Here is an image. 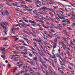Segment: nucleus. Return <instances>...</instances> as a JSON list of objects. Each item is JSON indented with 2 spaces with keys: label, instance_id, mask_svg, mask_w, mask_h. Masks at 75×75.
Listing matches in <instances>:
<instances>
[{
  "label": "nucleus",
  "instance_id": "nucleus-23",
  "mask_svg": "<svg viewBox=\"0 0 75 75\" xmlns=\"http://www.w3.org/2000/svg\"><path fill=\"white\" fill-rule=\"evenodd\" d=\"M54 61H55V63H57V58H55L54 59Z\"/></svg>",
  "mask_w": 75,
  "mask_h": 75
},
{
  "label": "nucleus",
  "instance_id": "nucleus-25",
  "mask_svg": "<svg viewBox=\"0 0 75 75\" xmlns=\"http://www.w3.org/2000/svg\"><path fill=\"white\" fill-rule=\"evenodd\" d=\"M11 67V65L10 63H8V68H10Z\"/></svg>",
  "mask_w": 75,
  "mask_h": 75
},
{
  "label": "nucleus",
  "instance_id": "nucleus-33",
  "mask_svg": "<svg viewBox=\"0 0 75 75\" xmlns=\"http://www.w3.org/2000/svg\"><path fill=\"white\" fill-rule=\"evenodd\" d=\"M31 25H33V26H34V27H36L37 26V25H35L34 24H32Z\"/></svg>",
  "mask_w": 75,
  "mask_h": 75
},
{
  "label": "nucleus",
  "instance_id": "nucleus-29",
  "mask_svg": "<svg viewBox=\"0 0 75 75\" xmlns=\"http://www.w3.org/2000/svg\"><path fill=\"white\" fill-rule=\"evenodd\" d=\"M67 24H70V21L69 20V21H67Z\"/></svg>",
  "mask_w": 75,
  "mask_h": 75
},
{
  "label": "nucleus",
  "instance_id": "nucleus-20",
  "mask_svg": "<svg viewBox=\"0 0 75 75\" xmlns=\"http://www.w3.org/2000/svg\"><path fill=\"white\" fill-rule=\"evenodd\" d=\"M39 59H40V62H42V58H41V56L39 57Z\"/></svg>",
  "mask_w": 75,
  "mask_h": 75
},
{
  "label": "nucleus",
  "instance_id": "nucleus-51",
  "mask_svg": "<svg viewBox=\"0 0 75 75\" xmlns=\"http://www.w3.org/2000/svg\"><path fill=\"white\" fill-rule=\"evenodd\" d=\"M13 61H18V60H17V59L16 58H14L13 59Z\"/></svg>",
  "mask_w": 75,
  "mask_h": 75
},
{
  "label": "nucleus",
  "instance_id": "nucleus-47",
  "mask_svg": "<svg viewBox=\"0 0 75 75\" xmlns=\"http://www.w3.org/2000/svg\"><path fill=\"white\" fill-rule=\"evenodd\" d=\"M28 2L29 3H32V1L30 0H28Z\"/></svg>",
  "mask_w": 75,
  "mask_h": 75
},
{
  "label": "nucleus",
  "instance_id": "nucleus-54",
  "mask_svg": "<svg viewBox=\"0 0 75 75\" xmlns=\"http://www.w3.org/2000/svg\"><path fill=\"white\" fill-rule=\"evenodd\" d=\"M36 32L37 34H40V31H39L37 30Z\"/></svg>",
  "mask_w": 75,
  "mask_h": 75
},
{
  "label": "nucleus",
  "instance_id": "nucleus-15",
  "mask_svg": "<svg viewBox=\"0 0 75 75\" xmlns=\"http://www.w3.org/2000/svg\"><path fill=\"white\" fill-rule=\"evenodd\" d=\"M30 34H31V35H33V37H35L36 36V35H34V34H33V33H32L31 32H30Z\"/></svg>",
  "mask_w": 75,
  "mask_h": 75
},
{
  "label": "nucleus",
  "instance_id": "nucleus-48",
  "mask_svg": "<svg viewBox=\"0 0 75 75\" xmlns=\"http://www.w3.org/2000/svg\"><path fill=\"white\" fill-rule=\"evenodd\" d=\"M17 67H15L14 68V70H15V71L16 70H17Z\"/></svg>",
  "mask_w": 75,
  "mask_h": 75
},
{
  "label": "nucleus",
  "instance_id": "nucleus-38",
  "mask_svg": "<svg viewBox=\"0 0 75 75\" xmlns=\"http://www.w3.org/2000/svg\"><path fill=\"white\" fill-rule=\"evenodd\" d=\"M18 38H16L15 40L14 41L16 42L17 41H18Z\"/></svg>",
  "mask_w": 75,
  "mask_h": 75
},
{
  "label": "nucleus",
  "instance_id": "nucleus-39",
  "mask_svg": "<svg viewBox=\"0 0 75 75\" xmlns=\"http://www.w3.org/2000/svg\"><path fill=\"white\" fill-rule=\"evenodd\" d=\"M56 56H55V55H54L53 56V59H55V58H56Z\"/></svg>",
  "mask_w": 75,
  "mask_h": 75
},
{
  "label": "nucleus",
  "instance_id": "nucleus-32",
  "mask_svg": "<svg viewBox=\"0 0 75 75\" xmlns=\"http://www.w3.org/2000/svg\"><path fill=\"white\" fill-rule=\"evenodd\" d=\"M35 74H37V75H41V74H40V73L38 72H36Z\"/></svg>",
  "mask_w": 75,
  "mask_h": 75
},
{
  "label": "nucleus",
  "instance_id": "nucleus-55",
  "mask_svg": "<svg viewBox=\"0 0 75 75\" xmlns=\"http://www.w3.org/2000/svg\"><path fill=\"white\" fill-rule=\"evenodd\" d=\"M19 41L21 42H24V41H23V40H20Z\"/></svg>",
  "mask_w": 75,
  "mask_h": 75
},
{
  "label": "nucleus",
  "instance_id": "nucleus-37",
  "mask_svg": "<svg viewBox=\"0 0 75 75\" xmlns=\"http://www.w3.org/2000/svg\"><path fill=\"white\" fill-rule=\"evenodd\" d=\"M47 35H48V36H49V37H50V38H52V36H51V35H50L49 34H47Z\"/></svg>",
  "mask_w": 75,
  "mask_h": 75
},
{
  "label": "nucleus",
  "instance_id": "nucleus-24",
  "mask_svg": "<svg viewBox=\"0 0 75 75\" xmlns=\"http://www.w3.org/2000/svg\"><path fill=\"white\" fill-rule=\"evenodd\" d=\"M67 29H68L69 30H71V31L72 30L71 29V28H70L69 27H67Z\"/></svg>",
  "mask_w": 75,
  "mask_h": 75
},
{
  "label": "nucleus",
  "instance_id": "nucleus-3",
  "mask_svg": "<svg viewBox=\"0 0 75 75\" xmlns=\"http://www.w3.org/2000/svg\"><path fill=\"white\" fill-rule=\"evenodd\" d=\"M5 66V65L3 64H1V65H0L1 68V69H3V68H4Z\"/></svg>",
  "mask_w": 75,
  "mask_h": 75
},
{
  "label": "nucleus",
  "instance_id": "nucleus-21",
  "mask_svg": "<svg viewBox=\"0 0 75 75\" xmlns=\"http://www.w3.org/2000/svg\"><path fill=\"white\" fill-rule=\"evenodd\" d=\"M21 54H23V55H25V54H27V52H21Z\"/></svg>",
  "mask_w": 75,
  "mask_h": 75
},
{
  "label": "nucleus",
  "instance_id": "nucleus-10",
  "mask_svg": "<svg viewBox=\"0 0 75 75\" xmlns=\"http://www.w3.org/2000/svg\"><path fill=\"white\" fill-rule=\"evenodd\" d=\"M29 72L30 74H32V75H36V74H34V73L32 72H31V71H29Z\"/></svg>",
  "mask_w": 75,
  "mask_h": 75
},
{
  "label": "nucleus",
  "instance_id": "nucleus-49",
  "mask_svg": "<svg viewBox=\"0 0 75 75\" xmlns=\"http://www.w3.org/2000/svg\"><path fill=\"white\" fill-rule=\"evenodd\" d=\"M50 11H52V12H54V10L52 9H50Z\"/></svg>",
  "mask_w": 75,
  "mask_h": 75
},
{
  "label": "nucleus",
  "instance_id": "nucleus-11",
  "mask_svg": "<svg viewBox=\"0 0 75 75\" xmlns=\"http://www.w3.org/2000/svg\"><path fill=\"white\" fill-rule=\"evenodd\" d=\"M23 33H27V34H28L29 35H30V34H29V33H28V32H27V31H26L25 30H23Z\"/></svg>",
  "mask_w": 75,
  "mask_h": 75
},
{
  "label": "nucleus",
  "instance_id": "nucleus-44",
  "mask_svg": "<svg viewBox=\"0 0 75 75\" xmlns=\"http://www.w3.org/2000/svg\"><path fill=\"white\" fill-rule=\"evenodd\" d=\"M38 70H41V68L39 66L38 67Z\"/></svg>",
  "mask_w": 75,
  "mask_h": 75
},
{
  "label": "nucleus",
  "instance_id": "nucleus-12",
  "mask_svg": "<svg viewBox=\"0 0 75 75\" xmlns=\"http://www.w3.org/2000/svg\"><path fill=\"white\" fill-rule=\"evenodd\" d=\"M11 72H13V74H15V73H16V70L14 69H12Z\"/></svg>",
  "mask_w": 75,
  "mask_h": 75
},
{
  "label": "nucleus",
  "instance_id": "nucleus-34",
  "mask_svg": "<svg viewBox=\"0 0 75 75\" xmlns=\"http://www.w3.org/2000/svg\"><path fill=\"white\" fill-rule=\"evenodd\" d=\"M50 31H52V32H53V33H55V31H54V30H52V29H51V30H48Z\"/></svg>",
  "mask_w": 75,
  "mask_h": 75
},
{
  "label": "nucleus",
  "instance_id": "nucleus-13",
  "mask_svg": "<svg viewBox=\"0 0 75 75\" xmlns=\"http://www.w3.org/2000/svg\"><path fill=\"white\" fill-rule=\"evenodd\" d=\"M4 23L3 22H1V27L2 28V27H3V26H4Z\"/></svg>",
  "mask_w": 75,
  "mask_h": 75
},
{
  "label": "nucleus",
  "instance_id": "nucleus-64",
  "mask_svg": "<svg viewBox=\"0 0 75 75\" xmlns=\"http://www.w3.org/2000/svg\"><path fill=\"white\" fill-rule=\"evenodd\" d=\"M24 75H30V74H27V73H25L24 74Z\"/></svg>",
  "mask_w": 75,
  "mask_h": 75
},
{
  "label": "nucleus",
  "instance_id": "nucleus-5",
  "mask_svg": "<svg viewBox=\"0 0 75 75\" xmlns=\"http://www.w3.org/2000/svg\"><path fill=\"white\" fill-rule=\"evenodd\" d=\"M62 46L63 47L64 49H66V48H67V46L65 44H63L62 45Z\"/></svg>",
  "mask_w": 75,
  "mask_h": 75
},
{
  "label": "nucleus",
  "instance_id": "nucleus-50",
  "mask_svg": "<svg viewBox=\"0 0 75 75\" xmlns=\"http://www.w3.org/2000/svg\"><path fill=\"white\" fill-rule=\"evenodd\" d=\"M57 57H60V54H57L56 56Z\"/></svg>",
  "mask_w": 75,
  "mask_h": 75
},
{
  "label": "nucleus",
  "instance_id": "nucleus-18",
  "mask_svg": "<svg viewBox=\"0 0 75 75\" xmlns=\"http://www.w3.org/2000/svg\"><path fill=\"white\" fill-rule=\"evenodd\" d=\"M1 13L3 16H4V13L3 11H1Z\"/></svg>",
  "mask_w": 75,
  "mask_h": 75
},
{
  "label": "nucleus",
  "instance_id": "nucleus-16",
  "mask_svg": "<svg viewBox=\"0 0 75 75\" xmlns=\"http://www.w3.org/2000/svg\"><path fill=\"white\" fill-rule=\"evenodd\" d=\"M22 2H21V3L22 4H25V1H22Z\"/></svg>",
  "mask_w": 75,
  "mask_h": 75
},
{
  "label": "nucleus",
  "instance_id": "nucleus-46",
  "mask_svg": "<svg viewBox=\"0 0 75 75\" xmlns=\"http://www.w3.org/2000/svg\"><path fill=\"white\" fill-rule=\"evenodd\" d=\"M38 30H43V29L41 27H40V28H39Z\"/></svg>",
  "mask_w": 75,
  "mask_h": 75
},
{
  "label": "nucleus",
  "instance_id": "nucleus-57",
  "mask_svg": "<svg viewBox=\"0 0 75 75\" xmlns=\"http://www.w3.org/2000/svg\"><path fill=\"white\" fill-rule=\"evenodd\" d=\"M16 50H20V48L17 47H16Z\"/></svg>",
  "mask_w": 75,
  "mask_h": 75
},
{
  "label": "nucleus",
  "instance_id": "nucleus-8",
  "mask_svg": "<svg viewBox=\"0 0 75 75\" xmlns=\"http://www.w3.org/2000/svg\"><path fill=\"white\" fill-rule=\"evenodd\" d=\"M1 49L0 50L1 51H2V52H5V48L1 47Z\"/></svg>",
  "mask_w": 75,
  "mask_h": 75
},
{
  "label": "nucleus",
  "instance_id": "nucleus-4",
  "mask_svg": "<svg viewBox=\"0 0 75 75\" xmlns=\"http://www.w3.org/2000/svg\"><path fill=\"white\" fill-rule=\"evenodd\" d=\"M33 60H35V61H38V58H37V57H33Z\"/></svg>",
  "mask_w": 75,
  "mask_h": 75
},
{
  "label": "nucleus",
  "instance_id": "nucleus-63",
  "mask_svg": "<svg viewBox=\"0 0 75 75\" xmlns=\"http://www.w3.org/2000/svg\"><path fill=\"white\" fill-rule=\"evenodd\" d=\"M60 69H61V68H60V67H59L58 69V71H59V70H60Z\"/></svg>",
  "mask_w": 75,
  "mask_h": 75
},
{
  "label": "nucleus",
  "instance_id": "nucleus-19",
  "mask_svg": "<svg viewBox=\"0 0 75 75\" xmlns=\"http://www.w3.org/2000/svg\"><path fill=\"white\" fill-rule=\"evenodd\" d=\"M5 30V34L6 35H7V33H6V32H7V31H8V30L7 29H6Z\"/></svg>",
  "mask_w": 75,
  "mask_h": 75
},
{
  "label": "nucleus",
  "instance_id": "nucleus-30",
  "mask_svg": "<svg viewBox=\"0 0 75 75\" xmlns=\"http://www.w3.org/2000/svg\"><path fill=\"white\" fill-rule=\"evenodd\" d=\"M59 71L60 72V73L61 74H62V73H64V71H61V70H59Z\"/></svg>",
  "mask_w": 75,
  "mask_h": 75
},
{
  "label": "nucleus",
  "instance_id": "nucleus-1",
  "mask_svg": "<svg viewBox=\"0 0 75 75\" xmlns=\"http://www.w3.org/2000/svg\"><path fill=\"white\" fill-rule=\"evenodd\" d=\"M38 10L39 11H41V10H43L44 11H45V7H41Z\"/></svg>",
  "mask_w": 75,
  "mask_h": 75
},
{
  "label": "nucleus",
  "instance_id": "nucleus-35",
  "mask_svg": "<svg viewBox=\"0 0 75 75\" xmlns=\"http://www.w3.org/2000/svg\"><path fill=\"white\" fill-rule=\"evenodd\" d=\"M50 10V8H47V7H45V10Z\"/></svg>",
  "mask_w": 75,
  "mask_h": 75
},
{
  "label": "nucleus",
  "instance_id": "nucleus-31",
  "mask_svg": "<svg viewBox=\"0 0 75 75\" xmlns=\"http://www.w3.org/2000/svg\"><path fill=\"white\" fill-rule=\"evenodd\" d=\"M50 19L51 20L52 22H54V19H53L52 18H50Z\"/></svg>",
  "mask_w": 75,
  "mask_h": 75
},
{
  "label": "nucleus",
  "instance_id": "nucleus-45",
  "mask_svg": "<svg viewBox=\"0 0 75 75\" xmlns=\"http://www.w3.org/2000/svg\"><path fill=\"white\" fill-rule=\"evenodd\" d=\"M57 15L58 16V17H59V18H61V16L59 14H57Z\"/></svg>",
  "mask_w": 75,
  "mask_h": 75
},
{
  "label": "nucleus",
  "instance_id": "nucleus-59",
  "mask_svg": "<svg viewBox=\"0 0 75 75\" xmlns=\"http://www.w3.org/2000/svg\"><path fill=\"white\" fill-rule=\"evenodd\" d=\"M36 11L35 10H34V11H33V13H35V12L36 11Z\"/></svg>",
  "mask_w": 75,
  "mask_h": 75
},
{
  "label": "nucleus",
  "instance_id": "nucleus-40",
  "mask_svg": "<svg viewBox=\"0 0 75 75\" xmlns=\"http://www.w3.org/2000/svg\"><path fill=\"white\" fill-rule=\"evenodd\" d=\"M56 19H57L58 21H60V20H59V18L58 17L56 16Z\"/></svg>",
  "mask_w": 75,
  "mask_h": 75
},
{
  "label": "nucleus",
  "instance_id": "nucleus-60",
  "mask_svg": "<svg viewBox=\"0 0 75 75\" xmlns=\"http://www.w3.org/2000/svg\"><path fill=\"white\" fill-rule=\"evenodd\" d=\"M23 47H24V46H22L21 47H20V48H21V49H23Z\"/></svg>",
  "mask_w": 75,
  "mask_h": 75
},
{
  "label": "nucleus",
  "instance_id": "nucleus-7",
  "mask_svg": "<svg viewBox=\"0 0 75 75\" xmlns=\"http://www.w3.org/2000/svg\"><path fill=\"white\" fill-rule=\"evenodd\" d=\"M41 63H42V65L44 66L45 65L44 64H46V62L45 61H43V62H41Z\"/></svg>",
  "mask_w": 75,
  "mask_h": 75
},
{
  "label": "nucleus",
  "instance_id": "nucleus-42",
  "mask_svg": "<svg viewBox=\"0 0 75 75\" xmlns=\"http://www.w3.org/2000/svg\"><path fill=\"white\" fill-rule=\"evenodd\" d=\"M35 53L37 57H39V55H38V54L37 52H36Z\"/></svg>",
  "mask_w": 75,
  "mask_h": 75
},
{
  "label": "nucleus",
  "instance_id": "nucleus-56",
  "mask_svg": "<svg viewBox=\"0 0 75 75\" xmlns=\"http://www.w3.org/2000/svg\"><path fill=\"white\" fill-rule=\"evenodd\" d=\"M22 23L23 24H24V25H27V24H26V23H25L24 22H23Z\"/></svg>",
  "mask_w": 75,
  "mask_h": 75
},
{
  "label": "nucleus",
  "instance_id": "nucleus-22",
  "mask_svg": "<svg viewBox=\"0 0 75 75\" xmlns=\"http://www.w3.org/2000/svg\"><path fill=\"white\" fill-rule=\"evenodd\" d=\"M49 14H50V16H51V17H54V16H53V15H52V13L50 12Z\"/></svg>",
  "mask_w": 75,
  "mask_h": 75
},
{
  "label": "nucleus",
  "instance_id": "nucleus-28",
  "mask_svg": "<svg viewBox=\"0 0 75 75\" xmlns=\"http://www.w3.org/2000/svg\"><path fill=\"white\" fill-rule=\"evenodd\" d=\"M21 7H23V8H25V6H25V5L24 6L23 5H21Z\"/></svg>",
  "mask_w": 75,
  "mask_h": 75
},
{
  "label": "nucleus",
  "instance_id": "nucleus-14",
  "mask_svg": "<svg viewBox=\"0 0 75 75\" xmlns=\"http://www.w3.org/2000/svg\"><path fill=\"white\" fill-rule=\"evenodd\" d=\"M64 33L65 34V35H68V33H67V32L66 30H64Z\"/></svg>",
  "mask_w": 75,
  "mask_h": 75
},
{
  "label": "nucleus",
  "instance_id": "nucleus-27",
  "mask_svg": "<svg viewBox=\"0 0 75 75\" xmlns=\"http://www.w3.org/2000/svg\"><path fill=\"white\" fill-rule=\"evenodd\" d=\"M29 55L30 57H33V54L31 53L29 54Z\"/></svg>",
  "mask_w": 75,
  "mask_h": 75
},
{
  "label": "nucleus",
  "instance_id": "nucleus-61",
  "mask_svg": "<svg viewBox=\"0 0 75 75\" xmlns=\"http://www.w3.org/2000/svg\"><path fill=\"white\" fill-rule=\"evenodd\" d=\"M22 19L24 20V21H25V18H22Z\"/></svg>",
  "mask_w": 75,
  "mask_h": 75
},
{
  "label": "nucleus",
  "instance_id": "nucleus-9",
  "mask_svg": "<svg viewBox=\"0 0 75 75\" xmlns=\"http://www.w3.org/2000/svg\"><path fill=\"white\" fill-rule=\"evenodd\" d=\"M5 11L6 15H7V16H8V15H9V14L8 13V11H7V10H5Z\"/></svg>",
  "mask_w": 75,
  "mask_h": 75
},
{
  "label": "nucleus",
  "instance_id": "nucleus-53",
  "mask_svg": "<svg viewBox=\"0 0 75 75\" xmlns=\"http://www.w3.org/2000/svg\"><path fill=\"white\" fill-rule=\"evenodd\" d=\"M44 59H45V60H46V61H48V59H47L46 58H45V57H44Z\"/></svg>",
  "mask_w": 75,
  "mask_h": 75
},
{
  "label": "nucleus",
  "instance_id": "nucleus-17",
  "mask_svg": "<svg viewBox=\"0 0 75 75\" xmlns=\"http://www.w3.org/2000/svg\"><path fill=\"white\" fill-rule=\"evenodd\" d=\"M67 54L69 57H71V54L69 53V52L68 50L67 51Z\"/></svg>",
  "mask_w": 75,
  "mask_h": 75
},
{
  "label": "nucleus",
  "instance_id": "nucleus-2",
  "mask_svg": "<svg viewBox=\"0 0 75 75\" xmlns=\"http://www.w3.org/2000/svg\"><path fill=\"white\" fill-rule=\"evenodd\" d=\"M42 25L44 27V28H45L47 29V30H50V29H49V28L48 27H47L46 26H45V25L44 24H42Z\"/></svg>",
  "mask_w": 75,
  "mask_h": 75
},
{
  "label": "nucleus",
  "instance_id": "nucleus-6",
  "mask_svg": "<svg viewBox=\"0 0 75 75\" xmlns=\"http://www.w3.org/2000/svg\"><path fill=\"white\" fill-rule=\"evenodd\" d=\"M7 5H8V6H12V4H10V3H8V2H6L5 3Z\"/></svg>",
  "mask_w": 75,
  "mask_h": 75
},
{
  "label": "nucleus",
  "instance_id": "nucleus-41",
  "mask_svg": "<svg viewBox=\"0 0 75 75\" xmlns=\"http://www.w3.org/2000/svg\"><path fill=\"white\" fill-rule=\"evenodd\" d=\"M1 57H2V58H3L4 59H5V57H4V55H1Z\"/></svg>",
  "mask_w": 75,
  "mask_h": 75
},
{
  "label": "nucleus",
  "instance_id": "nucleus-58",
  "mask_svg": "<svg viewBox=\"0 0 75 75\" xmlns=\"http://www.w3.org/2000/svg\"><path fill=\"white\" fill-rule=\"evenodd\" d=\"M53 48H56V45H54L53 47Z\"/></svg>",
  "mask_w": 75,
  "mask_h": 75
},
{
  "label": "nucleus",
  "instance_id": "nucleus-43",
  "mask_svg": "<svg viewBox=\"0 0 75 75\" xmlns=\"http://www.w3.org/2000/svg\"><path fill=\"white\" fill-rule=\"evenodd\" d=\"M8 24L7 23H4V25H5V26H7L8 25Z\"/></svg>",
  "mask_w": 75,
  "mask_h": 75
},
{
  "label": "nucleus",
  "instance_id": "nucleus-62",
  "mask_svg": "<svg viewBox=\"0 0 75 75\" xmlns=\"http://www.w3.org/2000/svg\"><path fill=\"white\" fill-rule=\"evenodd\" d=\"M46 75H50V74L48 73V72H47L45 74Z\"/></svg>",
  "mask_w": 75,
  "mask_h": 75
},
{
  "label": "nucleus",
  "instance_id": "nucleus-36",
  "mask_svg": "<svg viewBox=\"0 0 75 75\" xmlns=\"http://www.w3.org/2000/svg\"><path fill=\"white\" fill-rule=\"evenodd\" d=\"M31 65H34V64L33 62H30L29 63Z\"/></svg>",
  "mask_w": 75,
  "mask_h": 75
},
{
  "label": "nucleus",
  "instance_id": "nucleus-26",
  "mask_svg": "<svg viewBox=\"0 0 75 75\" xmlns=\"http://www.w3.org/2000/svg\"><path fill=\"white\" fill-rule=\"evenodd\" d=\"M1 27H3V29H4V30H5L6 29V27L4 26H1Z\"/></svg>",
  "mask_w": 75,
  "mask_h": 75
},
{
  "label": "nucleus",
  "instance_id": "nucleus-52",
  "mask_svg": "<svg viewBox=\"0 0 75 75\" xmlns=\"http://www.w3.org/2000/svg\"><path fill=\"white\" fill-rule=\"evenodd\" d=\"M39 22H41V23H44V21H42L40 20L39 21Z\"/></svg>",
  "mask_w": 75,
  "mask_h": 75
}]
</instances>
